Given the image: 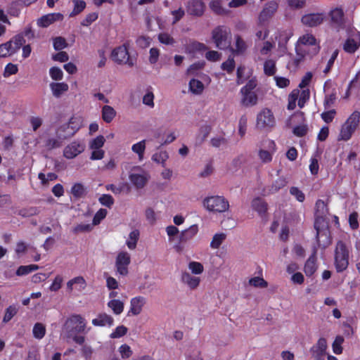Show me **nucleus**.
Returning a JSON list of instances; mask_svg holds the SVG:
<instances>
[{"label": "nucleus", "instance_id": "38", "mask_svg": "<svg viewBox=\"0 0 360 360\" xmlns=\"http://www.w3.org/2000/svg\"><path fill=\"white\" fill-rule=\"evenodd\" d=\"M344 342V338L341 335H337L332 344L333 351L335 354H340L342 353L343 348L342 344Z\"/></svg>", "mask_w": 360, "mask_h": 360}, {"label": "nucleus", "instance_id": "4", "mask_svg": "<svg viewBox=\"0 0 360 360\" xmlns=\"http://www.w3.org/2000/svg\"><path fill=\"white\" fill-rule=\"evenodd\" d=\"M231 32L230 30L222 25L216 27L212 31V39L217 48L219 49H226L231 45Z\"/></svg>", "mask_w": 360, "mask_h": 360}, {"label": "nucleus", "instance_id": "43", "mask_svg": "<svg viewBox=\"0 0 360 360\" xmlns=\"http://www.w3.org/2000/svg\"><path fill=\"white\" fill-rule=\"evenodd\" d=\"M146 149V141L143 140L132 146L131 150L135 153H137L139 160H142L143 158L144 151Z\"/></svg>", "mask_w": 360, "mask_h": 360}, {"label": "nucleus", "instance_id": "54", "mask_svg": "<svg viewBox=\"0 0 360 360\" xmlns=\"http://www.w3.org/2000/svg\"><path fill=\"white\" fill-rule=\"evenodd\" d=\"M310 92L309 89H304L300 91L298 96V106L303 108L306 101L309 98Z\"/></svg>", "mask_w": 360, "mask_h": 360}, {"label": "nucleus", "instance_id": "3", "mask_svg": "<svg viewBox=\"0 0 360 360\" xmlns=\"http://www.w3.org/2000/svg\"><path fill=\"white\" fill-rule=\"evenodd\" d=\"M314 229L316 231V238L319 247L327 248L331 243L328 221L319 219L318 221H314Z\"/></svg>", "mask_w": 360, "mask_h": 360}, {"label": "nucleus", "instance_id": "21", "mask_svg": "<svg viewBox=\"0 0 360 360\" xmlns=\"http://www.w3.org/2000/svg\"><path fill=\"white\" fill-rule=\"evenodd\" d=\"M328 214V208L324 201L318 200L315 205V221L322 219L323 221H328L326 215Z\"/></svg>", "mask_w": 360, "mask_h": 360}, {"label": "nucleus", "instance_id": "47", "mask_svg": "<svg viewBox=\"0 0 360 360\" xmlns=\"http://www.w3.org/2000/svg\"><path fill=\"white\" fill-rule=\"evenodd\" d=\"M39 269L38 265L30 264L27 266H20L16 271L18 276H23L30 273L31 271L37 270Z\"/></svg>", "mask_w": 360, "mask_h": 360}, {"label": "nucleus", "instance_id": "63", "mask_svg": "<svg viewBox=\"0 0 360 360\" xmlns=\"http://www.w3.org/2000/svg\"><path fill=\"white\" fill-rule=\"evenodd\" d=\"M105 141L104 136H98L91 141L90 147L92 149H100L103 146Z\"/></svg>", "mask_w": 360, "mask_h": 360}, {"label": "nucleus", "instance_id": "56", "mask_svg": "<svg viewBox=\"0 0 360 360\" xmlns=\"http://www.w3.org/2000/svg\"><path fill=\"white\" fill-rule=\"evenodd\" d=\"M188 268L195 274H200L204 270L202 264L197 262H191L188 264Z\"/></svg>", "mask_w": 360, "mask_h": 360}, {"label": "nucleus", "instance_id": "16", "mask_svg": "<svg viewBox=\"0 0 360 360\" xmlns=\"http://www.w3.org/2000/svg\"><path fill=\"white\" fill-rule=\"evenodd\" d=\"M63 20V15L60 13H49L41 16L37 20V25L41 27H47L56 21Z\"/></svg>", "mask_w": 360, "mask_h": 360}, {"label": "nucleus", "instance_id": "12", "mask_svg": "<svg viewBox=\"0 0 360 360\" xmlns=\"http://www.w3.org/2000/svg\"><path fill=\"white\" fill-rule=\"evenodd\" d=\"M275 124V119L272 112L264 108L258 115L257 117V126L259 128H264L266 127H273Z\"/></svg>", "mask_w": 360, "mask_h": 360}, {"label": "nucleus", "instance_id": "11", "mask_svg": "<svg viewBox=\"0 0 360 360\" xmlns=\"http://www.w3.org/2000/svg\"><path fill=\"white\" fill-rule=\"evenodd\" d=\"M130 262L131 257L128 252L124 251L119 252L115 260L117 272L122 276H127L129 273L128 266Z\"/></svg>", "mask_w": 360, "mask_h": 360}, {"label": "nucleus", "instance_id": "41", "mask_svg": "<svg viewBox=\"0 0 360 360\" xmlns=\"http://www.w3.org/2000/svg\"><path fill=\"white\" fill-rule=\"evenodd\" d=\"M168 158L169 155L166 151H160L159 153H156L152 157V160L154 162L158 164H161L163 167H165V162Z\"/></svg>", "mask_w": 360, "mask_h": 360}, {"label": "nucleus", "instance_id": "34", "mask_svg": "<svg viewBox=\"0 0 360 360\" xmlns=\"http://www.w3.org/2000/svg\"><path fill=\"white\" fill-rule=\"evenodd\" d=\"M190 91L194 94H200L204 89V84L202 82L192 79L189 82Z\"/></svg>", "mask_w": 360, "mask_h": 360}, {"label": "nucleus", "instance_id": "30", "mask_svg": "<svg viewBox=\"0 0 360 360\" xmlns=\"http://www.w3.org/2000/svg\"><path fill=\"white\" fill-rule=\"evenodd\" d=\"M116 115V111L110 105H104L102 108V118L106 123H110Z\"/></svg>", "mask_w": 360, "mask_h": 360}, {"label": "nucleus", "instance_id": "24", "mask_svg": "<svg viewBox=\"0 0 360 360\" xmlns=\"http://www.w3.org/2000/svg\"><path fill=\"white\" fill-rule=\"evenodd\" d=\"M181 281L192 290L195 289L200 282L199 277L192 276L188 272L182 273Z\"/></svg>", "mask_w": 360, "mask_h": 360}, {"label": "nucleus", "instance_id": "57", "mask_svg": "<svg viewBox=\"0 0 360 360\" xmlns=\"http://www.w3.org/2000/svg\"><path fill=\"white\" fill-rule=\"evenodd\" d=\"M99 202L108 207H110L114 204L113 198L108 194H103L98 199Z\"/></svg>", "mask_w": 360, "mask_h": 360}, {"label": "nucleus", "instance_id": "26", "mask_svg": "<svg viewBox=\"0 0 360 360\" xmlns=\"http://www.w3.org/2000/svg\"><path fill=\"white\" fill-rule=\"evenodd\" d=\"M51 89L52 91L53 95L59 98L60 96L68 90V85L66 83H55L52 82L50 84Z\"/></svg>", "mask_w": 360, "mask_h": 360}, {"label": "nucleus", "instance_id": "9", "mask_svg": "<svg viewBox=\"0 0 360 360\" xmlns=\"http://www.w3.org/2000/svg\"><path fill=\"white\" fill-rule=\"evenodd\" d=\"M111 57L118 64H128L129 66L134 65L129 58L126 44L115 48L112 52Z\"/></svg>", "mask_w": 360, "mask_h": 360}, {"label": "nucleus", "instance_id": "20", "mask_svg": "<svg viewBox=\"0 0 360 360\" xmlns=\"http://www.w3.org/2000/svg\"><path fill=\"white\" fill-rule=\"evenodd\" d=\"M149 175L146 174L131 173L129 174V180L133 185L138 189L143 188L149 179Z\"/></svg>", "mask_w": 360, "mask_h": 360}, {"label": "nucleus", "instance_id": "52", "mask_svg": "<svg viewBox=\"0 0 360 360\" xmlns=\"http://www.w3.org/2000/svg\"><path fill=\"white\" fill-rule=\"evenodd\" d=\"M68 46V43L64 37H56L53 38V47L56 50L60 51Z\"/></svg>", "mask_w": 360, "mask_h": 360}, {"label": "nucleus", "instance_id": "23", "mask_svg": "<svg viewBox=\"0 0 360 360\" xmlns=\"http://www.w3.org/2000/svg\"><path fill=\"white\" fill-rule=\"evenodd\" d=\"M241 104L245 107H251L257 103L258 97L255 92H241Z\"/></svg>", "mask_w": 360, "mask_h": 360}, {"label": "nucleus", "instance_id": "25", "mask_svg": "<svg viewBox=\"0 0 360 360\" xmlns=\"http://www.w3.org/2000/svg\"><path fill=\"white\" fill-rule=\"evenodd\" d=\"M316 250H314L313 254L309 257L305 263L304 271L307 276H311L317 269L316 264Z\"/></svg>", "mask_w": 360, "mask_h": 360}, {"label": "nucleus", "instance_id": "58", "mask_svg": "<svg viewBox=\"0 0 360 360\" xmlns=\"http://www.w3.org/2000/svg\"><path fill=\"white\" fill-rule=\"evenodd\" d=\"M235 68V61L233 58L229 57L227 60L221 64V69L226 70L228 73L233 71Z\"/></svg>", "mask_w": 360, "mask_h": 360}, {"label": "nucleus", "instance_id": "62", "mask_svg": "<svg viewBox=\"0 0 360 360\" xmlns=\"http://www.w3.org/2000/svg\"><path fill=\"white\" fill-rule=\"evenodd\" d=\"M20 5L18 4L17 1H15L11 3L10 5L8 12L11 15L18 16L20 13Z\"/></svg>", "mask_w": 360, "mask_h": 360}, {"label": "nucleus", "instance_id": "32", "mask_svg": "<svg viewBox=\"0 0 360 360\" xmlns=\"http://www.w3.org/2000/svg\"><path fill=\"white\" fill-rule=\"evenodd\" d=\"M140 236L139 231L137 229H135L132 231L129 235V238L127 240V245L129 249L130 250H134L136 248V244L139 240Z\"/></svg>", "mask_w": 360, "mask_h": 360}, {"label": "nucleus", "instance_id": "61", "mask_svg": "<svg viewBox=\"0 0 360 360\" xmlns=\"http://www.w3.org/2000/svg\"><path fill=\"white\" fill-rule=\"evenodd\" d=\"M50 75L54 80H61L63 77V71L57 67H53L50 69Z\"/></svg>", "mask_w": 360, "mask_h": 360}, {"label": "nucleus", "instance_id": "17", "mask_svg": "<svg viewBox=\"0 0 360 360\" xmlns=\"http://www.w3.org/2000/svg\"><path fill=\"white\" fill-rule=\"evenodd\" d=\"M252 208L262 217L266 216L268 210L267 202L260 197H256L251 202Z\"/></svg>", "mask_w": 360, "mask_h": 360}, {"label": "nucleus", "instance_id": "59", "mask_svg": "<svg viewBox=\"0 0 360 360\" xmlns=\"http://www.w3.org/2000/svg\"><path fill=\"white\" fill-rule=\"evenodd\" d=\"M264 72L267 75H273L275 73L276 68L274 61L269 60L264 63Z\"/></svg>", "mask_w": 360, "mask_h": 360}, {"label": "nucleus", "instance_id": "28", "mask_svg": "<svg viewBox=\"0 0 360 360\" xmlns=\"http://www.w3.org/2000/svg\"><path fill=\"white\" fill-rule=\"evenodd\" d=\"M144 304L145 299L143 297L133 298L131 301V312L134 315L140 314Z\"/></svg>", "mask_w": 360, "mask_h": 360}, {"label": "nucleus", "instance_id": "5", "mask_svg": "<svg viewBox=\"0 0 360 360\" xmlns=\"http://www.w3.org/2000/svg\"><path fill=\"white\" fill-rule=\"evenodd\" d=\"M86 327L85 319L83 316H70L63 325V331L68 338L75 334L83 332Z\"/></svg>", "mask_w": 360, "mask_h": 360}, {"label": "nucleus", "instance_id": "49", "mask_svg": "<svg viewBox=\"0 0 360 360\" xmlns=\"http://www.w3.org/2000/svg\"><path fill=\"white\" fill-rule=\"evenodd\" d=\"M210 7L217 15H223L226 13L225 9L221 6L220 1H212L210 4Z\"/></svg>", "mask_w": 360, "mask_h": 360}, {"label": "nucleus", "instance_id": "37", "mask_svg": "<svg viewBox=\"0 0 360 360\" xmlns=\"http://www.w3.org/2000/svg\"><path fill=\"white\" fill-rule=\"evenodd\" d=\"M10 41H11L12 52L14 53H15L25 43L22 34H17Z\"/></svg>", "mask_w": 360, "mask_h": 360}, {"label": "nucleus", "instance_id": "42", "mask_svg": "<svg viewBox=\"0 0 360 360\" xmlns=\"http://www.w3.org/2000/svg\"><path fill=\"white\" fill-rule=\"evenodd\" d=\"M205 65V61H198L197 63H195L188 68L186 73L188 75H197L198 71L203 69Z\"/></svg>", "mask_w": 360, "mask_h": 360}, {"label": "nucleus", "instance_id": "55", "mask_svg": "<svg viewBox=\"0 0 360 360\" xmlns=\"http://www.w3.org/2000/svg\"><path fill=\"white\" fill-rule=\"evenodd\" d=\"M128 329L124 326H117L115 330L110 334L111 338H119L127 334Z\"/></svg>", "mask_w": 360, "mask_h": 360}, {"label": "nucleus", "instance_id": "31", "mask_svg": "<svg viewBox=\"0 0 360 360\" xmlns=\"http://www.w3.org/2000/svg\"><path fill=\"white\" fill-rule=\"evenodd\" d=\"M71 193L76 198H83L86 195V188L81 183H77L71 188Z\"/></svg>", "mask_w": 360, "mask_h": 360}, {"label": "nucleus", "instance_id": "64", "mask_svg": "<svg viewBox=\"0 0 360 360\" xmlns=\"http://www.w3.org/2000/svg\"><path fill=\"white\" fill-rule=\"evenodd\" d=\"M108 212L105 209H100L95 214L93 219V224L94 225L98 224L102 219H103L107 214Z\"/></svg>", "mask_w": 360, "mask_h": 360}, {"label": "nucleus", "instance_id": "46", "mask_svg": "<svg viewBox=\"0 0 360 360\" xmlns=\"http://www.w3.org/2000/svg\"><path fill=\"white\" fill-rule=\"evenodd\" d=\"M108 307L111 308L113 312L116 314H119L122 312L124 309L123 303L117 300H112L108 302Z\"/></svg>", "mask_w": 360, "mask_h": 360}, {"label": "nucleus", "instance_id": "45", "mask_svg": "<svg viewBox=\"0 0 360 360\" xmlns=\"http://www.w3.org/2000/svg\"><path fill=\"white\" fill-rule=\"evenodd\" d=\"M300 90L295 89L288 96V110H294L296 106V101L298 99Z\"/></svg>", "mask_w": 360, "mask_h": 360}, {"label": "nucleus", "instance_id": "27", "mask_svg": "<svg viewBox=\"0 0 360 360\" xmlns=\"http://www.w3.org/2000/svg\"><path fill=\"white\" fill-rule=\"evenodd\" d=\"M198 230L197 225H193L183 231L179 236L180 243H185L191 240L197 233Z\"/></svg>", "mask_w": 360, "mask_h": 360}, {"label": "nucleus", "instance_id": "48", "mask_svg": "<svg viewBox=\"0 0 360 360\" xmlns=\"http://www.w3.org/2000/svg\"><path fill=\"white\" fill-rule=\"evenodd\" d=\"M13 53H14V52H12L11 41H8L0 45V57L5 58Z\"/></svg>", "mask_w": 360, "mask_h": 360}, {"label": "nucleus", "instance_id": "22", "mask_svg": "<svg viewBox=\"0 0 360 360\" xmlns=\"http://www.w3.org/2000/svg\"><path fill=\"white\" fill-rule=\"evenodd\" d=\"M299 42L303 45L312 46V51L314 54H316L320 49L319 45L316 42V38L310 34H307L301 37L299 39Z\"/></svg>", "mask_w": 360, "mask_h": 360}, {"label": "nucleus", "instance_id": "50", "mask_svg": "<svg viewBox=\"0 0 360 360\" xmlns=\"http://www.w3.org/2000/svg\"><path fill=\"white\" fill-rule=\"evenodd\" d=\"M158 40L160 43L166 45H173L175 43V39L166 32L160 33Z\"/></svg>", "mask_w": 360, "mask_h": 360}, {"label": "nucleus", "instance_id": "14", "mask_svg": "<svg viewBox=\"0 0 360 360\" xmlns=\"http://www.w3.org/2000/svg\"><path fill=\"white\" fill-rule=\"evenodd\" d=\"M324 20L323 13H309L302 16L301 21L303 25L309 27H317L321 25Z\"/></svg>", "mask_w": 360, "mask_h": 360}, {"label": "nucleus", "instance_id": "36", "mask_svg": "<svg viewBox=\"0 0 360 360\" xmlns=\"http://www.w3.org/2000/svg\"><path fill=\"white\" fill-rule=\"evenodd\" d=\"M32 333L35 338L42 339L46 334L45 326L41 323H35L32 329Z\"/></svg>", "mask_w": 360, "mask_h": 360}, {"label": "nucleus", "instance_id": "15", "mask_svg": "<svg viewBox=\"0 0 360 360\" xmlns=\"http://www.w3.org/2000/svg\"><path fill=\"white\" fill-rule=\"evenodd\" d=\"M84 148L85 146L84 143L78 141H73L65 148L64 156L68 159L74 158L82 153Z\"/></svg>", "mask_w": 360, "mask_h": 360}, {"label": "nucleus", "instance_id": "6", "mask_svg": "<svg viewBox=\"0 0 360 360\" xmlns=\"http://www.w3.org/2000/svg\"><path fill=\"white\" fill-rule=\"evenodd\" d=\"M203 206L209 211L224 212L229 210V202L222 196L207 197L203 200Z\"/></svg>", "mask_w": 360, "mask_h": 360}, {"label": "nucleus", "instance_id": "53", "mask_svg": "<svg viewBox=\"0 0 360 360\" xmlns=\"http://www.w3.org/2000/svg\"><path fill=\"white\" fill-rule=\"evenodd\" d=\"M188 49L190 52L204 51L208 49L205 44L196 41L191 42L188 45Z\"/></svg>", "mask_w": 360, "mask_h": 360}, {"label": "nucleus", "instance_id": "10", "mask_svg": "<svg viewBox=\"0 0 360 360\" xmlns=\"http://www.w3.org/2000/svg\"><path fill=\"white\" fill-rule=\"evenodd\" d=\"M330 22L333 27L338 29H344L346 24L345 12L342 7H335L328 13Z\"/></svg>", "mask_w": 360, "mask_h": 360}, {"label": "nucleus", "instance_id": "19", "mask_svg": "<svg viewBox=\"0 0 360 360\" xmlns=\"http://www.w3.org/2000/svg\"><path fill=\"white\" fill-rule=\"evenodd\" d=\"M205 11V4L198 0H193L188 2L187 6V12L190 15L200 16Z\"/></svg>", "mask_w": 360, "mask_h": 360}, {"label": "nucleus", "instance_id": "8", "mask_svg": "<svg viewBox=\"0 0 360 360\" xmlns=\"http://www.w3.org/2000/svg\"><path fill=\"white\" fill-rule=\"evenodd\" d=\"M327 348L326 339L320 338L317 342L310 348L309 352L312 360H325Z\"/></svg>", "mask_w": 360, "mask_h": 360}, {"label": "nucleus", "instance_id": "29", "mask_svg": "<svg viewBox=\"0 0 360 360\" xmlns=\"http://www.w3.org/2000/svg\"><path fill=\"white\" fill-rule=\"evenodd\" d=\"M288 181L284 177H278L276 179L272 184L269 187V193H276L278 192L281 188L286 186Z\"/></svg>", "mask_w": 360, "mask_h": 360}, {"label": "nucleus", "instance_id": "51", "mask_svg": "<svg viewBox=\"0 0 360 360\" xmlns=\"http://www.w3.org/2000/svg\"><path fill=\"white\" fill-rule=\"evenodd\" d=\"M250 285L256 287V288H266L268 285L267 282L261 277H254L249 281Z\"/></svg>", "mask_w": 360, "mask_h": 360}, {"label": "nucleus", "instance_id": "44", "mask_svg": "<svg viewBox=\"0 0 360 360\" xmlns=\"http://www.w3.org/2000/svg\"><path fill=\"white\" fill-rule=\"evenodd\" d=\"M226 235L224 233L215 234L212 238V240L211 241L210 246L214 249L219 248V246L221 245V244L226 239Z\"/></svg>", "mask_w": 360, "mask_h": 360}, {"label": "nucleus", "instance_id": "33", "mask_svg": "<svg viewBox=\"0 0 360 360\" xmlns=\"http://www.w3.org/2000/svg\"><path fill=\"white\" fill-rule=\"evenodd\" d=\"M92 323L96 326H111L113 324L112 316H98L92 320Z\"/></svg>", "mask_w": 360, "mask_h": 360}, {"label": "nucleus", "instance_id": "13", "mask_svg": "<svg viewBox=\"0 0 360 360\" xmlns=\"http://www.w3.org/2000/svg\"><path fill=\"white\" fill-rule=\"evenodd\" d=\"M278 9V4L276 1L267 3L259 15V23L264 25L274 15Z\"/></svg>", "mask_w": 360, "mask_h": 360}, {"label": "nucleus", "instance_id": "40", "mask_svg": "<svg viewBox=\"0 0 360 360\" xmlns=\"http://www.w3.org/2000/svg\"><path fill=\"white\" fill-rule=\"evenodd\" d=\"M247 49V45L245 41L240 37L236 36V49H233V52L239 55L243 53Z\"/></svg>", "mask_w": 360, "mask_h": 360}, {"label": "nucleus", "instance_id": "35", "mask_svg": "<svg viewBox=\"0 0 360 360\" xmlns=\"http://www.w3.org/2000/svg\"><path fill=\"white\" fill-rule=\"evenodd\" d=\"M63 141L60 139L58 137L56 138H48L44 142V147L51 150L52 149L59 148L63 144Z\"/></svg>", "mask_w": 360, "mask_h": 360}, {"label": "nucleus", "instance_id": "39", "mask_svg": "<svg viewBox=\"0 0 360 360\" xmlns=\"http://www.w3.org/2000/svg\"><path fill=\"white\" fill-rule=\"evenodd\" d=\"M74 8L70 14V17H73L80 13L86 7V3L83 0H72Z\"/></svg>", "mask_w": 360, "mask_h": 360}, {"label": "nucleus", "instance_id": "1", "mask_svg": "<svg viewBox=\"0 0 360 360\" xmlns=\"http://www.w3.org/2000/svg\"><path fill=\"white\" fill-rule=\"evenodd\" d=\"M349 252L345 243H337L334 253V264L338 272H342L349 265Z\"/></svg>", "mask_w": 360, "mask_h": 360}, {"label": "nucleus", "instance_id": "2", "mask_svg": "<svg viewBox=\"0 0 360 360\" xmlns=\"http://www.w3.org/2000/svg\"><path fill=\"white\" fill-rule=\"evenodd\" d=\"M360 122V112L354 111L342 124L338 141H348L357 129Z\"/></svg>", "mask_w": 360, "mask_h": 360}, {"label": "nucleus", "instance_id": "7", "mask_svg": "<svg viewBox=\"0 0 360 360\" xmlns=\"http://www.w3.org/2000/svg\"><path fill=\"white\" fill-rule=\"evenodd\" d=\"M79 129V118L72 117L68 123L56 129V136L63 141L72 137Z\"/></svg>", "mask_w": 360, "mask_h": 360}, {"label": "nucleus", "instance_id": "60", "mask_svg": "<svg viewBox=\"0 0 360 360\" xmlns=\"http://www.w3.org/2000/svg\"><path fill=\"white\" fill-rule=\"evenodd\" d=\"M18 68L17 65L13 64V63H8L4 70V77H8L9 76L12 75H15L18 72Z\"/></svg>", "mask_w": 360, "mask_h": 360}, {"label": "nucleus", "instance_id": "18", "mask_svg": "<svg viewBox=\"0 0 360 360\" xmlns=\"http://www.w3.org/2000/svg\"><path fill=\"white\" fill-rule=\"evenodd\" d=\"M360 46V32H356L349 38L344 44V50L346 52L354 53Z\"/></svg>", "mask_w": 360, "mask_h": 360}]
</instances>
